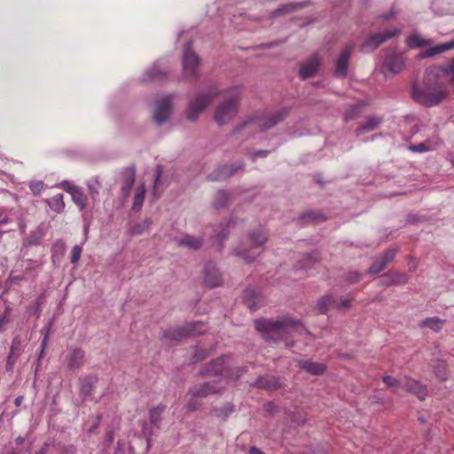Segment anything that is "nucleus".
<instances>
[{"label": "nucleus", "mask_w": 454, "mask_h": 454, "mask_svg": "<svg viewBox=\"0 0 454 454\" xmlns=\"http://www.w3.org/2000/svg\"><path fill=\"white\" fill-rule=\"evenodd\" d=\"M448 94V90L440 82V69L436 67L427 68L422 86L413 84L411 89L414 101L427 107L439 105Z\"/></svg>", "instance_id": "obj_1"}, {"label": "nucleus", "mask_w": 454, "mask_h": 454, "mask_svg": "<svg viewBox=\"0 0 454 454\" xmlns=\"http://www.w3.org/2000/svg\"><path fill=\"white\" fill-rule=\"evenodd\" d=\"M255 329L263 334L266 341L277 342L285 336L294 333L301 334L304 325L301 319L292 317H279L276 319H257L254 322Z\"/></svg>", "instance_id": "obj_2"}, {"label": "nucleus", "mask_w": 454, "mask_h": 454, "mask_svg": "<svg viewBox=\"0 0 454 454\" xmlns=\"http://www.w3.org/2000/svg\"><path fill=\"white\" fill-rule=\"evenodd\" d=\"M247 372L246 366H233L232 357L231 356H223L203 367L199 375L202 377L221 376L225 380H236Z\"/></svg>", "instance_id": "obj_3"}, {"label": "nucleus", "mask_w": 454, "mask_h": 454, "mask_svg": "<svg viewBox=\"0 0 454 454\" xmlns=\"http://www.w3.org/2000/svg\"><path fill=\"white\" fill-rule=\"evenodd\" d=\"M289 114V109L283 107L273 113H261L254 117L248 118L233 129V133H238L244 128L254 125L261 131L268 130L278 123L283 121Z\"/></svg>", "instance_id": "obj_4"}, {"label": "nucleus", "mask_w": 454, "mask_h": 454, "mask_svg": "<svg viewBox=\"0 0 454 454\" xmlns=\"http://www.w3.org/2000/svg\"><path fill=\"white\" fill-rule=\"evenodd\" d=\"M247 239L252 247L250 249L240 247L234 249L233 254L244 259L247 262H253L262 252V247L268 239V231L259 227L248 232Z\"/></svg>", "instance_id": "obj_5"}, {"label": "nucleus", "mask_w": 454, "mask_h": 454, "mask_svg": "<svg viewBox=\"0 0 454 454\" xmlns=\"http://www.w3.org/2000/svg\"><path fill=\"white\" fill-rule=\"evenodd\" d=\"M207 325L201 321L191 322L184 326L169 327L163 332L162 340L168 345H173L189 335L203 334Z\"/></svg>", "instance_id": "obj_6"}, {"label": "nucleus", "mask_w": 454, "mask_h": 454, "mask_svg": "<svg viewBox=\"0 0 454 454\" xmlns=\"http://www.w3.org/2000/svg\"><path fill=\"white\" fill-rule=\"evenodd\" d=\"M221 93L216 86L210 87L205 92H199L189 103L185 111L186 119L196 121L200 114L210 105L213 99Z\"/></svg>", "instance_id": "obj_7"}, {"label": "nucleus", "mask_w": 454, "mask_h": 454, "mask_svg": "<svg viewBox=\"0 0 454 454\" xmlns=\"http://www.w3.org/2000/svg\"><path fill=\"white\" fill-rule=\"evenodd\" d=\"M200 58L192 50V42L186 43L182 51V75L185 80L195 81L199 77Z\"/></svg>", "instance_id": "obj_8"}, {"label": "nucleus", "mask_w": 454, "mask_h": 454, "mask_svg": "<svg viewBox=\"0 0 454 454\" xmlns=\"http://www.w3.org/2000/svg\"><path fill=\"white\" fill-rule=\"evenodd\" d=\"M239 101V96L236 92L218 105L214 116L215 121L220 126L230 122L238 114Z\"/></svg>", "instance_id": "obj_9"}, {"label": "nucleus", "mask_w": 454, "mask_h": 454, "mask_svg": "<svg viewBox=\"0 0 454 454\" xmlns=\"http://www.w3.org/2000/svg\"><path fill=\"white\" fill-rule=\"evenodd\" d=\"M166 410L165 404H159L156 407L151 408L149 410V419L150 425L143 421L141 423L142 434L146 438L147 446L150 445L151 437L154 432V429H158L160 427L161 422V415Z\"/></svg>", "instance_id": "obj_10"}, {"label": "nucleus", "mask_w": 454, "mask_h": 454, "mask_svg": "<svg viewBox=\"0 0 454 454\" xmlns=\"http://www.w3.org/2000/svg\"><path fill=\"white\" fill-rule=\"evenodd\" d=\"M401 34V28L395 27L391 29H387L383 32H379L372 35L367 38L364 43L362 45V50L364 51H373L377 49L381 43L386 41L395 37Z\"/></svg>", "instance_id": "obj_11"}, {"label": "nucleus", "mask_w": 454, "mask_h": 454, "mask_svg": "<svg viewBox=\"0 0 454 454\" xmlns=\"http://www.w3.org/2000/svg\"><path fill=\"white\" fill-rule=\"evenodd\" d=\"M172 95L162 97L155 104L153 110V121L160 126L166 122L172 114Z\"/></svg>", "instance_id": "obj_12"}, {"label": "nucleus", "mask_w": 454, "mask_h": 454, "mask_svg": "<svg viewBox=\"0 0 454 454\" xmlns=\"http://www.w3.org/2000/svg\"><path fill=\"white\" fill-rule=\"evenodd\" d=\"M169 72L163 59L157 60L150 68L146 69L141 76L143 82H149L165 77Z\"/></svg>", "instance_id": "obj_13"}, {"label": "nucleus", "mask_w": 454, "mask_h": 454, "mask_svg": "<svg viewBox=\"0 0 454 454\" xmlns=\"http://www.w3.org/2000/svg\"><path fill=\"white\" fill-rule=\"evenodd\" d=\"M353 51V45H347L340 53L336 64L333 74L337 78H345L348 74V68L350 60V57Z\"/></svg>", "instance_id": "obj_14"}, {"label": "nucleus", "mask_w": 454, "mask_h": 454, "mask_svg": "<svg viewBox=\"0 0 454 454\" xmlns=\"http://www.w3.org/2000/svg\"><path fill=\"white\" fill-rule=\"evenodd\" d=\"M405 67L404 59L400 54L391 53L388 54L382 67V72L385 75L387 73H391L393 74L400 73Z\"/></svg>", "instance_id": "obj_15"}, {"label": "nucleus", "mask_w": 454, "mask_h": 454, "mask_svg": "<svg viewBox=\"0 0 454 454\" xmlns=\"http://www.w3.org/2000/svg\"><path fill=\"white\" fill-rule=\"evenodd\" d=\"M204 283L209 288L219 286L223 283L222 274L213 262L205 265Z\"/></svg>", "instance_id": "obj_16"}, {"label": "nucleus", "mask_w": 454, "mask_h": 454, "mask_svg": "<svg viewBox=\"0 0 454 454\" xmlns=\"http://www.w3.org/2000/svg\"><path fill=\"white\" fill-rule=\"evenodd\" d=\"M415 395L419 400H425L427 395V387L419 381L405 378L403 380L402 390Z\"/></svg>", "instance_id": "obj_17"}, {"label": "nucleus", "mask_w": 454, "mask_h": 454, "mask_svg": "<svg viewBox=\"0 0 454 454\" xmlns=\"http://www.w3.org/2000/svg\"><path fill=\"white\" fill-rule=\"evenodd\" d=\"M321 61L317 54L312 55L308 60L301 63L299 69V74L302 79H308L317 74Z\"/></svg>", "instance_id": "obj_18"}, {"label": "nucleus", "mask_w": 454, "mask_h": 454, "mask_svg": "<svg viewBox=\"0 0 454 454\" xmlns=\"http://www.w3.org/2000/svg\"><path fill=\"white\" fill-rule=\"evenodd\" d=\"M222 387L219 383L214 380L192 387L190 393L193 397H206L209 395L219 393Z\"/></svg>", "instance_id": "obj_19"}, {"label": "nucleus", "mask_w": 454, "mask_h": 454, "mask_svg": "<svg viewBox=\"0 0 454 454\" xmlns=\"http://www.w3.org/2000/svg\"><path fill=\"white\" fill-rule=\"evenodd\" d=\"M66 361L69 369H79L85 363V352L78 348H71L66 356Z\"/></svg>", "instance_id": "obj_20"}, {"label": "nucleus", "mask_w": 454, "mask_h": 454, "mask_svg": "<svg viewBox=\"0 0 454 454\" xmlns=\"http://www.w3.org/2000/svg\"><path fill=\"white\" fill-rule=\"evenodd\" d=\"M380 283L383 286H400L404 285L408 282V276L405 273H401L397 271H388L385 274H382L380 277Z\"/></svg>", "instance_id": "obj_21"}, {"label": "nucleus", "mask_w": 454, "mask_h": 454, "mask_svg": "<svg viewBox=\"0 0 454 454\" xmlns=\"http://www.w3.org/2000/svg\"><path fill=\"white\" fill-rule=\"evenodd\" d=\"M454 49V41L446 42L443 43H440L432 47L427 48L424 51L419 54V59H427L432 58L436 55L442 54L448 51Z\"/></svg>", "instance_id": "obj_22"}, {"label": "nucleus", "mask_w": 454, "mask_h": 454, "mask_svg": "<svg viewBox=\"0 0 454 454\" xmlns=\"http://www.w3.org/2000/svg\"><path fill=\"white\" fill-rule=\"evenodd\" d=\"M98 380V377L92 374L80 377L78 380L80 395L84 398L91 395Z\"/></svg>", "instance_id": "obj_23"}, {"label": "nucleus", "mask_w": 454, "mask_h": 454, "mask_svg": "<svg viewBox=\"0 0 454 454\" xmlns=\"http://www.w3.org/2000/svg\"><path fill=\"white\" fill-rule=\"evenodd\" d=\"M20 346H21V340L19 337H14L12 340L10 352L6 359V371L7 372H12L15 363L17 361V358L20 356Z\"/></svg>", "instance_id": "obj_24"}, {"label": "nucleus", "mask_w": 454, "mask_h": 454, "mask_svg": "<svg viewBox=\"0 0 454 454\" xmlns=\"http://www.w3.org/2000/svg\"><path fill=\"white\" fill-rule=\"evenodd\" d=\"M298 366L311 375H321L325 372V365L323 363L314 362L312 360H299Z\"/></svg>", "instance_id": "obj_25"}, {"label": "nucleus", "mask_w": 454, "mask_h": 454, "mask_svg": "<svg viewBox=\"0 0 454 454\" xmlns=\"http://www.w3.org/2000/svg\"><path fill=\"white\" fill-rule=\"evenodd\" d=\"M244 301L251 310H256L262 306L263 299L256 290L247 289L244 293Z\"/></svg>", "instance_id": "obj_26"}, {"label": "nucleus", "mask_w": 454, "mask_h": 454, "mask_svg": "<svg viewBox=\"0 0 454 454\" xmlns=\"http://www.w3.org/2000/svg\"><path fill=\"white\" fill-rule=\"evenodd\" d=\"M176 243L178 247H186L191 250H198L202 247L203 239L192 235H184L176 239Z\"/></svg>", "instance_id": "obj_27"}, {"label": "nucleus", "mask_w": 454, "mask_h": 454, "mask_svg": "<svg viewBox=\"0 0 454 454\" xmlns=\"http://www.w3.org/2000/svg\"><path fill=\"white\" fill-rule=\"evenodd\" d=\"M254 386L259 388L275 390L280 387V383L278 378L266 375L259 377L254 383Z\"/></svg>", "instance_id": "obj_28"}, {"label": "nucleus", "mask_w": 454, "mask_h": 454, "mask_svg": "<svg viewBox=\"0 0 454 454\" xmlns=\"http://www.w3.org/2000/svg\"><path fill=\"white\" fill-rule=\"evenodd\" d=\"M382 119L378 116H369L366 118V120L361 123L357 129L356 133L358 135L364 134L365 132H369L372 130L376 129L380 124L381 123Z\"/></svg>", "instance_id": "obj_29"}, {"label": "nucleus", "mask_w": 454, "mask_h": 454, "mask_svg": "<svg viewBox=\"0 0 454 454\" xmlns=\"http://www.w3.org/2000/svg\"><path fill=\"white\" fill-rule=\"evenodd\" d=\"M135 168L129 167L124 171L125 179L121 186V193L124 197L129 195L135 180Z\"/></svg>", "instance_id": "obj_30"}, {"label": "nucleus", "mask_w": 454, "mask_h": 454, "mask_svg": "<svg viewBox=\"0 0 454 454\" xmlns=\"http://www.w3.org/2000/svg\"><path fill=\"white\" fill-rule=\"evenodd\" d=\"M444 324V320L439 317H426L419 323V325L422 328H429L435 333L442 330Z\"/></svg>", "instance_id": "obj_31"}, {"label": "nucleus", "mask_w": 454, "mask_h": 454, "mask_svg": "<svg viewBox=\"0 0 454 454\" xmlns=\"http://www.w3.org/2000/svg\"><path fill=\"white\" fill-rule=\"evenodd\" d=\"M243 163L242 162H235L230 165H224L221 168L220 173L217 176H210L211 180H216L219 177H228L238 172L239 170H241L243 168Z\"/></svg>", "instance_id": "obj_32"}, {"label": "nucleus", "mask_w": 454, "mask_h": 454, "mask_svg": "<svg viewBox=\"0 0 454 454\" xmlns=\"http://www.w3.org/2000/svg\"><path fill=\"white\" fill-rule=\"evenodd\" d=\"M432 43L431 39H425L417 34H412L406 39L407 45L411 49L427 47L431 45Z\"/></svg>", "instance_id": "obj_33"}, {"label": "nucleus", "mask_w": 454, "mask_h": 454, "mask_svg": "<svg viewBox=\"0 0 454 454\" xmlns=\"http://www.w3.org/2000/svg\"><path fill=\"white\" fill-rule=\"evenodd\" d=\"M45 203L57 214L62 213L65 209L64 196L62 193L56 194L51 199L45 200Z\"/></svg>", "instance_id": "obj_34"}, {"label": "nucleus", "mask_w": 454, "mask_h": 454, "mask_svg": "<svg viewBox=\"0 0 454 454\" xmlns=\"http://www.w3.org/2000/svg\"><path fill=\"white\" fill-rule=\"evenodd\" d=\"M318 254L317 253L308 254L303 259L299 262L298 265L295 267L296 270H308L310 268L314 267L315 264L318 262Z\"/></svg>", "instance_id": "obj_35"}, {"label": "nucleus", "mask_w": 454, "mask_h": 454, "mask_svg": "<svg viewBox=\"0 0 454 454\" xmlns=\"http://www.w3.org/2000/svg\"><path fill=\"white\" fill-rule=\"evenodd\" d=\"M336 300L333 295L326 294L317 302V309L322 314H326L331 308H335Z\"/></svg>", "instance_id": "obj_36"}, {"label": "nucleus", "mask_w": 454, "mask_h": 454, "mask_svg": "<svg viewBox=\"0 0 454 454\" xmlns=\"http://www.w3.org/2000/svg\"><path fill=\"white\" fill-rule=\"evenodd\" d=\"M71 198L73 202L80 208V210H83L87 207V197L81 187L73 191Z\"/></svg>", "instance_id": "obj_37"}, {"label": "nucleus", "mask_w": 454, "mask_h": 454, "mask_svg": "<svg viewBox=\"0 0 454 454\" xmlns=\"http://www.w3.org/2000/svg\"><path fill=\"white\" fill-rule=\"evenodd\" d=\"M434 148L435 146L429 140L408 146V150L415 153H427L433 151Z\"/></svg>", "instance_id": "obj_38"}, {"label": "nucleus", "mask_w": 454, "mask_h": 454, "mask_svg": "<svg viewBox=\"0 0 454 454\" xmlns=\"http://www.w3.org/2000/svg\"><path fill=\"white\" fill-rule=\"evenodd\" d=\"M229 201V193L226 191L219 190L215 196L213 206L215 208L219 209L227 206Z\"/></svg>", "instance_id": "obj_39"}, {"label": "nucleus", "mask_w": 454, "mask_h": 454, "mask_svg": "<svg viewBox=\"0 0 454 454\" xmlns=\"http://www.w3.org/2000/svg\"><path fill=\"white\" fill-rule=\"evenodd\" d=\"M145 185L142 184L137 190L136 191L135 196H134V201L132 205V209L134 211H139L143 206L144 200H145Z\"/></svg>", "instance_id": "obj_40"}, {"label": "nucleus", "mask_w": 454, "mask_h": 454, "mask_svg": "<svg viewBox=\"0 0 454 454\" xmlns=\"http://www.w3.org/2000/svg\"><path fill=\"white\" fill-rule=\"evenodd\" d=\"M232 224V221L231 220H229L226 223H224L223 225H220L219 228L220 230H215V239L220 243V246L222 247L223 246V242L227 239L228 237V229L231 227V225Z\"/></svg>", "instance_id": "obj_41"}, {"label": "nucleus", "mask_w": 454, "mask_h": 454, "mask_svg": "<svg viewBox=\"0 0 454 454\" xmlns=\"http://www.w3.org/2000/svg\"><path fill=\"white\" fill-rule=\"evenodd\" d=\"M51 323H48L42 330H41V333L42 335L43 336V340H42V343H41V348H40V352L38 354V361H40L44 354V350L46 348V346H47V343H48V340H49V337H50V332H51Z\"/></svg>", "instance_id": "obj_42"}, {"label": "nucleus", "mask_w": 454, "mask_h": 454, "mask_svg": "<svg viewBox=\"0 0 454 454\" xmlns=\"http://www.w3.org/2000/svg\"><path fill=\"white\" fill-rule=\"evenodd\" d=\"M382 380L385 384L393 388V392L401 394L403 380H397L391 376L386 375L382 378Z\"/></svg>", "instance_id": "obj_43"}, {"label": "nucleus", "mask_w": 454, "mask_h": 454, "mask_svg": "<svg viewBox=\"0 0 454 454\" xmlns=\"http://www.w3.org/2000/svg\"><path fill=\"white\" fill-rule=\"evenodd\" d=\"M303 5H304L303 3H291V4H285L282 7L274 10L272 12V16L275 17V16L283 14L286 12H292L295 11L296 9L302 7Z\"/></svg>", "instance_id": "obj_44"}, {"label": "nucleus", "mask_w": 454, "mask_h": 454, "mask_svg": "<svg viewBox=\"0 0 454 454\" xmlns=\"http://www.w3.org/2000/svg\"><path fill=\"white\" fill-rule=\"evenodd\" d=\"M163 173V168L160 165H157L154 172V182H153V193L156 196L158 193L162 192L160 177Z\"/></svg>", "instance_id": "obj_45"}, {"label": "nucleus", "mask_w": 454, "mask_h": 454, "mask_svg": "<svg viewBox=\"0 0 454 454\" xmlns=\"http://www.w3.org/2000/svg\"><path fill=\"white\" fill-rule=\"evenodd\" d=\"M100 182L98 176H96L93 181L87 183V187L90 196L95 199L98 195V190L100 187Z\"/></svg>", "instance_id": "obj_46"}, {"label": "nucleus", "mask_w": 454, "mask_h": 454, "mask_svg": "<svg viewBox=\"0 0 454 454\" xmlns=\"http://www.w3.org/2000/svg\"><path fill=\"white\" fill-rule=\"evenodd\" d=\"M28 187L34 195H39L44 188V183L42 180H32L29 181Z\"/></svg>", "instance_id": "obj_47"}, {"label": "nucleus", "mask_w": 454, "mask_h": 454, "mask_svg": "<svg viewBox=\"0 0 454 454\" xmlns=\"http://www.w3.org/2000/svg\"><path fill=\"white\" fill-rule=\"evenodd\" d=\"M396 253H397V248H395V247L388 248L387 250H386L384 252V254L381 255V257L380 259L382 262H385V265L387 266L389 262H391L394 260Z\"/></svg>", "instance_id": "obj_48"}, {"label": "nucleus", "mask_w": 454, "mask_h": 454, "mask_svg": "<svg viewBox=\"0 0 454 454\" xmlns=\"http://www.w3.org/2000/svg\"><path fill=\"white\" fill-rule=\"evenodd\" d=\"M438 68L440 69V73L443 72L450 78V81L454 82V58L449 64Z\"/></svg>", "instance_id": "obj_49"}, {"label": "nucleus", "mask_w": 454, "mask_h": 454, "mask_svg": "<svg viewBox=\"0 0 454 454\" xmlns=\"http://www.w3.org/2000/svg\"><path fill=\"white\" fill-rule=\"evenodd\" d=\"M387 266L385 265V262H382L380 259H379L377 262H373L371 267L368 269L369 274H377L383 270H385Z\"/></svg>", "instance_id": "obj_50"}, {"label": "nucleus", "mask_w": 454, "mask_h": 454, "mask_svg": "<svg viewBox=\"0 0 454 454\" xmlns=\"http://www.w3.org/2000/svg\"><path fill=\"white\" fill-rule=\"evenodd\" d=\"M435 374L442 380H446L448 378V372L446 370V364L444 363L439 364L438 367L435 369Z\"/></svg>", "instance_id": "obj_51"}, {"label": "nucleus", "mask_w": 454, "mask_h": 454, "mask_svg": "<svg viewBox=\"0 0 454 454\" xmlns=\"http://www.w3.org/2000/svg\"><path fill=\"white\" fill-rule=\"evenodd\" d=\"M12 309L7 306L4 309V313L0 316V332H3L4 329V325L9 321V315L11 313Z\"/></svg>", "instance_id": "obj_52"}, {"label": "nucleus", "mask_w": 454, "mask_h": 454, "mask_svg": "<svg viewBox=\"0 0 454 454\" xmlns=\"http://www.w3.org/2000/svg\"><path fill=\"white\" fill-rule=\"evenodd\" d=\"M319 216H320L319 214L310 211V212H307V213L303 214L301 216V220L303 221L304 223H309V222L317 221L319 218Z\"/></svg>", "instance_id": "obj_53"}, {"label": "nucleus", "mask_w": 454, "mask_h": 454, "mask_svg": "<svg viewBox=\"0 0 454 454\" xmlns=\"http://www.w3.org/2000/svg\"><path fill=\"white\" fill-rule=\"evenodd\" d=\"M60 187L63 188L67 193L71 195L73 191L76 190L79 186L72 184L68 180H64L61 182Z\"/></svg>", "instance_id": "obj_54"}, {"label": "nucleus", "mask_w": 454, "mask_h": 454, "mask_svg": "<svg viewBox=\"0 0 454 454\" xmlns=\"http://www.w3.org/2000/svg\"><path fill=\"white\" fill-rule=\"evenodd\" d=\"M82 251V249L80 246H74L73 247L72 252H71V262L72 263L76 262L80 259Z\"/></svg>", "instance_id": "obj_55"}, {"label": "nucleus", "mask_w": 454, "mask_h": 454, "mask_svg": "<svg viewBox=\"0 0 454 454\" xmlns=\"http://www.w3.org/2000/svg\"><path fill=\"white\" fill-rule=\"evenodd\" d=\"M350 302H351L350 299H348V298L342 299L340 302L336 301L335 308L339 311L346 310L347 309L349 308Z\"/></svg>", "instance_id": "obj_56"}, {"label": "nucleus", "mask_w": 454, "mask_h": 454, "mask_svg": "<svg viewBox=\"0 0 454 454\" xmlns=\"http://www.w3.org/2000/svg\"><path fill=\"white\" fill-rule=\"evenodd\" d=\"M145 231H146L141 223H137L130 229V233L132 235H140Z\"/></svg>", "instance_id": "obj_57"}, {"label": "nucleus", "mask_w": 454, "mask_h": 454, "mask_svg": "<svg viewBox=\"0 0 454 454\" xmlns=\"http://www.w3.org/2000/svg\"><path fill=\"white\" fill-rule=\"evenodd\" d=\"M206 356H207V354H206L205 350H203L202 348H195L193 357L196 361L203 360V359H205Z\"/></svg>", "instance_id": "obj_58"}, {"label": "nucleus", "mask_w": 454, "mask_h": 454, "mask_svg": "<svg viewBox=\"0 0 454 454\" xmlns=\"http://www.w3.org/2000/svg\"><path fill=\"white\" fill-rule=\"evenodd\" d=\"M268 150H258L253 153L252 160L254 161L257 158H265L269 154Z\"/></svg>", "instance_id": "obj_59"}, {"label": "nucleus", "mask_w": 454, "mask_h": 454, "mask_svg": "<svg viewBox=\"0 0 454 454\" xmlns=\"http://www.w3.org/2000/svg\"><path fill=\"white\" fill-rule=\"evenodd\" d=\"M361 278V274L356 272V271H353V272H349L347 276V280L350 283H355V282H357Z\"/></svg>", "instance_id": "obj_60"}, {"label": "nucleus", "mask_w": 454, "mask_h": 454, "mask_svg": "<svg viewBox=\"0 0 454 454\" xmlns=\"http://www.w3.org/2000/svg\"><path fill=\"white\" fill-rule=\"evenodd\" d=\"M396 14H397V12H395L394 9H391L388 12L382 14L380 16V18L384 20H387L395 17Z\"/></svg>", "instance_id": "obj_61"}, {"label": "nucleus", "mask_w": 454, "mask_h": 454, "mask_svg": "<svg viewBox=\"0 0 454 454\" xmlns=\"http://www.w3.org/2000/svg\"><path fill=\"white\" fill-rule=\"evenodd\" d=\"M102 419V416L101 415H98L97 416V419L96 421L94 422V424L91 426V427H90L88 429V434H91L96 428H98L99 423H100V420Z\"/></svg>", "instance_id": "obj_62"}, {"label": "nucleus", "mask_w": 454, "mask_h": 454, "mask_svg": "<svg viewBox=\"0 0 454 454\" xmlns=\"http://www.w3.org/2000/svg\"><path fill=\"white\" fill-rule=\"evenodd\" d=\"M102 419V416L101 415H98L97 416V419L96 421L94 422V424L91 426V427H90L88 429V434H91L96 428H98L99 423H100V420Z\"/></svg>", "instance_id": "obj_63"}, {"label": "nucleus", "mask_w": 454, "mask_h": 454, "mask_svg": "<svg viewBox=\"0 0 454 454\" xmlns=\"http://www.w3.org/2000/svg\"><path fill=\"white\" fill-rule=\"evenodd\" d=\"M249 454H264V453L257 447L252 446L249 449Z\"/></svg>", "instance_id": "obj_64"}]
</instances>
